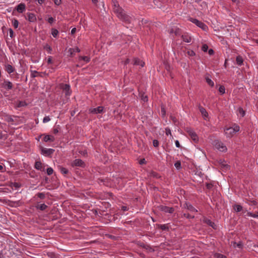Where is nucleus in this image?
I'll use <instances>...</instances> for the list:
<instances>
[{
    "label": "nucleus",
    "instance_id": "obj_6",
    "mask_svg": "<svg viewBox=\"0 0 258 258\" xmlns=\"http://www.w3.org/2000/svg\"><path fill=\"white\" fill-rule=\"evenodd\" d=\"M61 88L64 92L66 96H69L71 94L72 91L71 90L70 85L68 84H62Z\"/></svg>",
    "mask_w": 258,
    "mask_h": 258
},
{
    "label": "nucleus",
    "instance_id": "obj_37",
    "mask_svg": "<svg viewBox=\"0 0 258 258\" xmlns=\"http://www.w3.org/2000/svg\"><path fill=\"white\" fill-rule=\"evenodd\" d=\"M183 216L187 218H194L195 217L194 215H191L190 214H188H188L184 213L183 214Z\"/></svg>",
    "mask_w": 258,
    "mask_h": 258
},
{
    "label": "nucleus",
    "instance_id": "obj_9",
    "mask_svg": "<svg viewBox=\"0 0 258 258\" xmlns=\"http://www.w3.org/2000/svg\"><path fill=\"white\" fill-rule=\"evenodd\" d=\"M2 85L3 88L7 90H10L13 88V84L8 80H5Z\"/></svg>",
    "mask_w": 258,
    "mask_h": 258
},
{
    "label": "nucleus",
    "instance_id": "obj_49",
    "mask_svg": "<svg viewBox=\"0 0 258 258\" xmlns=\"http://www.w3.org/2000/svg\"><path fill=\"white\" fill-rule=\"evenodd\" d=\"M9 32H10V36L11 38H12L13 37L14 32L12 29H10Z\"/></svg>",
    "mask_w": 258,
    "mask_h": 258
},
{
    "label": "nucleus",
    "instance_id": "obj_26",
    "mask_svg": "<svg viewBox=\"0 0 258 258\" xmlns=\"http://www.w3.org/2000/svg\"><path fill=\"white\" fill-rule=\"evenodd\" d=\"M35 167L38 170H42V163L40 161H37L35 164Z\"/></svg>",
    "mask_w": 258,
    "mask_h": 258
},
{
    "label": "nucleus",
    "instance_id": "obj_16",
    "mask_svg": "<svg viewBox=\"0 0 258 258\" xmlns=\"http://www.w3.org/2000/svg\"><path fill=\"white\" fill-rule=\"evenodd\" d=\"M55 138L52 136L45 135L43 138V141L45 142H47L48 141L53 142Z\"/></svg>",
    "mask_w": 258,
    "mask_h": 258
},
{
    "label": "nucleus",
    "instance_id": "obj_23",
    "mask_svg": "<svg viewBox=\"0 0 258 258\" xmlns=\"http://www.w3.org/2000/svg\"><path fill=\"white\" fill-rule=\"evenodd\" d=\"M47 207V206L44 204H41L36 206L37 209H40L41 211L45 210Z\"/></svg>",
    "mask_w": 258,
    "mask_h": 258
},
{
    "label": "nucleus",
    "instance_id": "obj_36",
    "mask_svg": "<svg viewBox=\"0 0 258 258\" xmlns=\"http://www.w3.org/2000/svg\"><path fill=\"white\" fill-rule=\"evenodd\" d=\"M178 29L177 30L176 28H172L171 30H170V33H174L175 35H177L178 34Z\"/></svg>",
    "mask_w": 258,
    "mask_h": 258
},
{
    "label": "nucleus",
    "instance_id": "obj_24",
    "mask_svg": "<svg viewBox=\"0 0 258 258\" xmlns=\"http://www.w3.org/2000/svg\"><path fill=\"white\" fill-rule=\"evenodd\" d=\"M233 209L236 212H239L242 211V207L239 205H235L233 206Z\"/></svg>",
    "mask_w": 258,
    "mask_h": 258
},
{
    "label": "nucleus",
    "instance_id": "obj_35",
    "mask_svg": "<svg viewBox=\"0 0 258 258\" xmlns=\"http://www.w3.org/2000/svg\"><path fill=\"white\" fill-rule=\"evenodd\" d=\"M53 172V170L52 168L49 167L47 169V174L48 175H51Z\"/></svg>",
    "mask_w": 258,
    "mask_h": 258
},
{
    "label": "nucleus",
    "instance_id": "obj_48",
    "mask_svg": "<svg viewBox=\"0 0 258 258\" xmlns=\"http://www.w3.org/2000/svg\"><path fill=\"white\" fill-rule=\"evenodd\" d=\"M54 3L55 5L58 6L61 3V0H54Z\"/></svg>",
    "mask_w": 258,
    "mask_h": 258
},
{
    "label": "nucleus",
    "instance_id": "obj_2",
    "mask_svg": "<svg viewBox=\"0 0 258 258\" xmlns=\"http://www.w3.org/2000/svg\"><path fill=\"white\" fill-rule=\"evenodd\" d=\"M240 127L236 124L233 125L232 127H226L224 130V133L227 138L232 137L236 133L238 132Z\"/></svg>",
    "mask_w": 258,
    "mask_h": 258
},
{
    "label": "nucleus",
    "instance_id": "obj_32",
    "mask_svg": "<svg viewBox=\"0 0 258 258\" xmlns=\"http://www.w3.org/2000/svg\"><path fill=\"white\" fill-rule=\"evenodd\" d=\"M165 133L167 136L170 135L171 138L173 139V137L171 135V132L169 128L167 127L165 128Z\"/></svg>",
    "mask_w": 258,
    "mask_h": 258
},
{
    "label": "nucleus",
    "instance_id": "obj_33",
    "mask_svg": "<svg viewBox=\"0 0 258 258\" xmlns=\"http://www.w3.org/2000/svg\"><path fill=\"white\" fill-rule=\"evenodd\" d=\"M247 216L251 217L253 218H257V213L256 214H253L251 212H247Z\"/></svg>",
    "mask_w": 258,
    "mask_h": 258
},
{
    "label": "nucleus",
    "instance_id": "obj_5",
    "mask_svg": "<svg viewBox=\"0 0 258 258\" xmlns=\"http://www.w3.org/2000/svg\"><path fill=\"white\" fill-rule=\"evenodd\" d=\"M104 108L102 106H99L97 108H91L89 110V112L92 114L102 113L103 112Z\"/></svg>",
    "mask_w": 258,
    "mask_h": 258
},
{
    "label": "nucleus",
    "instance_id": "obj_44",
    "mask_svg": "<svg viewBox=\"0 0 258 258\" xmlns=\"http://www.w3.org/2000/svg\"><path fill=\"white\" fill-rule=\"evenodd\" d=\"M54 19L52 17H50L48 19V22L50 24H52L54 22Z\"/></svg>",
    "mask_w": 258,
    "mask_h": 258
},
{
    "label": "nucleus",
    "instance_id": "obj_20",
    "mask_svg": "<svg viewBox=\"0 0 258 258\" xmlns=\"http://www.w3.org/2000/svg\"><path fill=\"white\" fill-rule=\"evenodd\" d=\"M204 222H205V223H207V224H208L209 225L211 226L214 229L216 228V226L215 224V223L214 222H213L212 221H211L210 220L206 219H205Z\"/></svg>",
    "mask_w": 258,
    "mask_h": 258
},
{
    "label": "nucleus",
    "instance_id": "obj_57",
    "mask_svg": "<svg viewBox=\"0 0 258 258\" xmlns=\"http://www.w3.org/2000/svg\"><path fill=\"white\" fill-rule=\"evenodd\" d=\"M37 1L40 4H42L44 2V0H37Z\"/></svg>",
    "mask_w": 258,
    "mask_h": 258
},
{
    "label": "nucleus",
    "instance_id": "obj_4",
    "mask_svg": "<svg viewBox=\"0 0 258 258\" xmlns=\"http://www.w3.org/2000/svg\"><path fill=\"white\" fill-rule=\"evenodd\" d=\"M190 21L192 23L196 24L197 26L201 28L202 30L204 31H207L208 30V27L206 25H205L204 23H203L201 21H199L197 19H194V18H190L189 19Z\"/></svg>",
    "mask_w": 258,
    "mask_h": 258
},
{
    "label": "nucleus",
    "instance_id": "obj_39",
    "mask_svg": "<svg viewBox=\"0 0 258 258\" xmlns=\"http://www.w3.org/2000/svg\"><path fill=\"white\" fill-rule=\"evenodd\" d=\"M60 171L63 174H66L68 173V170L63 167L60 168Z\"/></svg>",
    "mask_w": 258,
    "mask_h": 258
},
{
    "label": "nucleus",
    "instance_id": "obj_17",
    "mask_svg": "<svg viewBox=\"0 0 258 258\" xmlns=\"http://www.w3.org/2000/svg\"><path fill=\"white\" fill-rule=\"evenodd\" d=\"M230 246L233 248L238 247L239 248H241L242 246V244L241 242L236 243L235 241H231V243H230Z\"/></svg>",
    "mask_w": 258,
    "mask_h": 258
},
{
    "label": "nucleus",
    "instance_id": "obj_19",
    "mask_svg": "<svg viewBox=\"0 0 258 258\" xmlns=\"http://www.w3.org/2000/svg\"><path fill=\"white\" fill-rule=\"evenodd\" d=\"M134 64L141 66L142 67H144L145 63L138 58H135L134 60Z\"/></svg>",
    "mask_w": 258,
    "mask_h": 258
},
{
    "label": "nucleus",
    "instance_id": "obj_34",
    "mask_svg": "<svg viewBox=\"0 0 258 258\" xmlns=\"http://www.w3.org/2000/svg\"><path fill=\"white\" fill-rule=\"evenodd\" d=\"M174 166H175V167L177 169H180V168H181V163H180V161H176V162L174 163Z\"/></svg>",
    "mask_w": 258,
    "mask_h": 258
},
{
    "label": "nucleus",
    "instance_id": "obj_14",
    "mask_svg": "<svg viewBox=\"0 0 258 258\" xmlns=\"http://www.w3.org/2000/svg\"><path fill=\"white\" fill-rule=\"evenodd\" d=\"M27 19L31 22H34L36 20L35 15L32 13L27 14Z\"/></svg>",
    "mask_w": 258,
    "mask_h": 258
},
{
    "label": "nucleus",
    "instance_id": "obj_60",
    "mask_svg": "<svg viewBox=\"0 0 258 258\" xmlns=\"http://www.w3.org/2000/svg\"><path fill=\"white\" fill-rule=\"evenodd\" d=\"M122 210H123V211H126V210H127V208H126V207H124V206H123V207H122Z\"/></svg>",
    "mask_w": 258,
    "mask_h": 258
},
{
    "label": "nucleus",
    "instance_id": "obj_51",
    "mask_svg": "<svg viewBox=\"0 0 258 258\" xmlns=\"http://www.w3.org/2000/svg\"><path fill=\"white\" fill-rule=\"evenodd\" d=\"M76 30L77 29L76 28H73L71 30V34H74V33H75V32H76Z\"/></svg>",
    "mask_w": 258,
    "mask_h": 258
},
{
    "label": "nucleus",
    "instance_id": "obj_31",
    "mask_svg": "<svg viewBox=\"0 0 258 258\" xmlns=\"http://www.w3.org/2000/svg\"><path fill=\"white\" fill-rule=\"evenodd\" d=\"M80 60H84V61L88 62L90 61V58L88 56H81L80 57Z\"/></svg>",
    "mask_w": 258,
    "mask_h": 258
},
{
    "label": "nucleus",
    "instance_id": "obj_46",
    "mask_svg": "<svg viewBox=\"0 0 258 258\" xmlns=\"http://www.w3.org/2000/svg\"><path fill=\"white\" fill-rule=\"evenodd\" d=\"M52 62V57L51 56H49L47 59V63L48 64L51 63Z\"/></svg>",
    "mask_w": 258,
    "mask_h": 258
},
{
    "label": "nucleus",
    "instance_id": "obj_53",
    "mask_svg": "<svg viewBox=\"0 0 258 258\" xmlns=\"http://www.w3.org/2000/svg\"><path fill=\"white\" fill-rule=\"evenodd\" d=\"M188 54L190 55H194L195 54V52L193 51H188Z\"/></svg>",
    "mask_w": 258,
    "mask_h": 258
},
{
    "label": "nucleus",
    "instance_id": "obj_21",
    "mask_svg": "<svg viewBox=\"0 0 258 258\" xmlns=\"http://www.w3.org/2000/svg\"><path fill=\"white\" fill-rule=\"evenodd\" d=\"M6 70L8 73L11 74L14 72V70L13 67L11 65L7 64L6 66Z\"/></svg>",
    "mask_w": 258,
    "mask_h": 258
},
{
    "label": "nucleus",
    "instance_id": "obj_59",
    "mask_svg": "<svg viewBox=\"0 0 258 258\" xmlns=\"http://www.w3.org/2000/svg\"><path fill=\"white\" fill-rule=\"evenodd\" d=\"M92 1L94 4H96L98 0H92Z\"/></svg>",
    "mask_w": 258,
    "mask_h": 258
},
{
    "label": "nucleus",
    "instance_id": "obj_42",
    "mask_svg": "<svg viewBox=\"0 0 258 258\" xmlns=\"http://www.w3.org/2000/svg\"><path fill=\"white\" fill-rule=\"evenodd\" d=\"M153 145L155 147H157L159 146V142L157 140H154L153 141Z\"/></svg>",
    "mask_w": 258,
    "mask_h": 258
},
{
    "label": "nucleus",
    "instance_id": "obj_55",
    "mask_svg": "<svg viewBox=\"0 0 258 258\" xmlns=\"http://www.w3.org/2000/svg\"><path fill=\"white\" fill-rule=\"evenodd\" d=\"M58 132V130H57V129L55 128V129H54V130H53V133H54V134H57Z\"/></svg>",
    "mask_w": 258,
    "mask_h": 258
},
{
    "label": "nucleus",
    "instance_id": "obj_15",
    "mask_svg": "<svg viewBox=\"0 0 258 258\" xmlns=\"http://www.w3.org/2000/svg\"><path fill=\"white\" fill-rule=\"evenodd\" d=\"M199 109L204 119H206L208 117V113L206 111V109L202 107H200Z\"/></svg>",
    "mask_w": 258,
    "mask_h": 258
},
{
    "label": "nucleus",
    "instance_id": "obj_50",
    "mask_svg": "<svg viewBox=\"0 0 258 258\" xmlns=\"http://www.w3.org/2000/svg\"><path fill=\"white\" fill-rule=\"evenodd\" d=\"M208 53H209V54L210 55H212V54H214V51H213V49H209V51H208Z\"/></svg>",
    "mask_w": 258,
    "mask_h": 258
},
{
    "label": "nucleus",
    "instance_id": "obj_18",
    "mask_svg": "<svg viewBox=\"0 0 258 258\" xmlns=\"http://www.w3.org/2000/svg\"><path fill=\"white\" fill-rule=\"evenodd\" d=\"M186 208L187 210L191 213H194L197 212V210L191 205L188 204H186Z\"/></svg>",
    "mask_w": 258,
    "mask_h": 258
},
{
    "label": "nucleus",
    "instance_id": "obj_8",
    "mask_svg": "<svg viewBox=\"0 0 258 258\" xmlns=\"http://www.w3.org/2000/svg\"><path fill=\"white\" fill-rule=\"evenodd\" d=\"M219 166L223 171H227L229 169V166L226 164V162L224 160H220L219 162Z\"/></svg>",
    "mask_w": 258,
    "mask_h": 258
},
{
    "label": "nucleus",
    "instance_id": "obj_38",
    "mask_svg": "<svg viewBox=\"0 0 258 258\" xmlns=\"http://www.w3.org/2000/svg\"><path fill=\"white\" fill-rule=\"evenodd\" d=\"M225 87L223 86H221L219 88V91L222 94L225 93Z\"/></svg>",
    "mask_w": 258,
    "mask_h": 258
},
{
    "label": "nucleus",
    "instance_id": "obj_40",
    "mask_svg": "<svg viewBox=\"0 0 258 258\" xmlns=\"http://www.w3.org/2000/svg\"><path fill=\"white\" fill-rule=\"evenodd\" d=\"M208 49V46L207 44H204L203 46H202V50L204 51V52H206Z\"/></svg>",
    "mask_w": 258,
    "mask_h": 258
},
{
    "label": "nucleus",
    "instance_id": "obj_62",
    "mask_svg": "<svg viewBox=\"0 0 258 258\" xmlns=\"http://www.w3.org/2000/svg\"><path fill=\"white\" fill-rule=\"evenodd\" d=\"M252 204H253V205H256V202H255V201H252Z\"/></svg>",
    "mask_w": 258,
    "mask_h": 258
},
{
    "label": "nucleus",
    "instance_id": "obj_63",
    "mask_svg": "<svg viewBox=\"0 0 258 258\" xmlns=\"http://www.w3.org/2000/svg\"><path fill=\"white\" fill-rule=\"evenodd\" d=\"M48 50H49V51L51 50V48L50 46L48 47Z\"/></svg>",
    "mask_w": 258,
    "mask_h": 258
},
{
    "label": "nucleus",
    "instance_id": "obj_12",
    "mask_svg": "<svg viewBox=\"0 0 258 258\" xmlns=\"http://www.w3.org/2000/svg\"><path fill=\"white\" fill-rule=\"evenodd\" d=\"M160 209L166 213H172L174 211V209L172 208L168 207L166 206H161Z\"/></svg>",
    "mask_w": 258,
    "mask_h": 258
},
{
    "label": "nucleus",
    "instance_id": "obj_30",
    "mask_svg": "<svg viewBox=\"0 0 258 258\" xmlns=\"http://www.w3.org/2000/svg\"><path fill=\"white\" fill-rule=\"evenodd\" d=\"M58 33V31L55 29H52L51 34L54 37H56Z\"/></svg>",
    "mask_w": 258,
    "mask_h": 258
},
{
    "label": "nucleus",
    "instance_id": "obj_43",
    "mask_svg": "<svg viewBox=\"0 0 258 258\" xmlns=\"http://www.w3.org/2000/svg\"><path fill=\"white\" fill-rule=\"evenodd\" d=\"M142 100L144 102H146L148 101V97L146 95H142L141 96Z\"/></svg>",
    "mask_w": 258,
    "mask_h": 258
},
{
    "label": "nucleus",
    "instance_id": "obj_1",
    "mask_svg": "<svg viewBox=\"0 0 258 258\" xmlns=\"http://www.w3.org/2000/svg\"><path fill=\"white\" fill-rule=\"evenodd\" d=\"M112 3L114 12L116 14L118 18L124 22H131V18L125 13L122 8L119 7L117 2H115V0H112Z\"/></svg>",
    "mask_w": 258,
    "mask_h": 258
},
{
    "label": "nucleus",
    "instance_id": "obj_13",
    "mask_svg": "<svg viewBox=\"0 0 258 258\" xmlns=\"http://www.w3.org/2000/svg\"><path fill=\"white\" fill-rule=\"evenodd\" d=\"M17 10L19 13H22L25 10V5L23 3H21L18 5Z\"/></svg>",
    "mask_w": 258,
    "mask_h": 258
},
{
    "label": "nucleus",
    "instance_id": "obj_54",
    "mask_svg": "<svg viewBox=\"0 0 258 258\" xmlns=\"http://www.w3.org/2000/svg\"><path fill=\"white\" fill-rule=\"evenodd\" d=\"M145 162V160L144 159L141 160L140 162L141 164H144Z\"/></svg>",
    "mask_w": 258,
    "mask_h": 258
},
{
    "label": "nucleus",
    "instance_id": "obj_27",
    "mask_svg": "<svg viewBox=\"0 0 258 258\" xmlns=\"http://www.w3.org/2000/svg\"><path fill=\"white\" fill-rule=\"evenodd\" d=\"M183 40L186 42H190L191 41V37L187 35H182Z\"/></svg>",
    "mask_w": 258,
    "mask_h": 258
},
{
    "label": "nucleus",
    "instance_id": "obj_47",
    "mask_svg": "<svg viewBox=\"0 0 258 258\" xmlns=\"http://www.w3.org/2000/svg\"><path fill=\"white\" fill-rule=\"evenodd\" d=\"M175 146L176 147L179 148L180 147L179 142L178 140H176L175 141Z\"/></svg>",
    "mask_w": 258,
    "mask_h": 258
},
{
    "label": "nucleus",
    "instance_id": "obj_25",
    "mask_svg": "<svg viewBox=\"0 0 258 258\" xmlns=\"http://www.w3.org/2000/svg\"><path fill=\"white\" fill-rule=\"evenodd\" d=\"M236 63L238 66H241L243 63V58L240 56H238L236 59Z\"/></svg>",
    "mask_w": 258,
    "mask_h": 258
},
{
    "label": "nucleus",
    "instance_id": "obj_52",
    "mask_svg": "<svg viewBox=\"0 0 258 258\" xmlns=\"http://www.w3.org/2000/svg\"><path fill=\"white\" fill-rule=\"evenodd\" d=\"M74 51V49H73V48H70V49H69V52L70 53V54H71V55H72V54H73V53Z\"/></svg>",
    "mask_w": 258,
    "mask_h": 258
},
{
    "label": "nucleus",
    "instance_id": "obj_45",
    "mask_svg": "<svg viewBox=\"0 0 258 258\" xmlns=\"http://www.w3.org/2000/svg\"><path fill=\"white\" fill-rule=\"evenodd\" d=\"M38 196L40 199H43L44 198V197H45L44 194H43V193H41H41H39L38 194Z\"/></svg>",
    "mask_w": 258,
    "mask_h": 258
},
{
    "label": "nucleus",
    "instance_id": "obj_56",
    "mask_svg": "<svg viewBox=\"0 0 258 258\" xmlns=\"http://www.w3.org/2000/svg\"><path fill=\"white\" fill-rule=\"evenodd\" d=\"M74 49V51L76 50L77 52H79L80 51V49L78 47L75 48Z\"/></svg>",
    "mask_w": 258,
    "mask_h": 258
},
{
    "label": "nucleus",
    "instance_id": "obj_22",
    "mask_svg": "<svg viewBox=\"0 0 258 258\" xmlns=\"http://www.w3.org/2000/svg\"><path fill=\"white\" fill-rule=\"evenodd\" d=\"M237 115L241 117H243L245 115V111L242 108H238L237 110Z\"/></svg>",
    "mask_w": 258,
    "mask_h": 258
},
{
    "label": "nucleus",
    "instance_id": "obj_3",
    "mask_svg": "<svg viewBox=\"0 0 258 258\" xmlns=\"http://www.w3.org/2000/svg\"><path fill=\"white\" fill-rule=\"evenodd\" d=\"M215 148L220 152H226L227 150L226 146L221 141L216 140L213 143Z\"/></svg>",
    "mask_w": 258,
    "mask_h": 258
},
{
    "label": "nucleus",
    "instance_id": "obj_29",
    "mask_svg": "<svg viewBox=\"0 0 258 258\" xmlns=\"http://www.w3.org/2000/svg\"><path fill=\"white\" fill-rule=\"evenodd\" d=\"M12 24L15 28H17L18 27L19 23L17 20L14 19L12 20Z\"/></svg>",
    "mask_w": 258,
    "mask_h": 258
},
{
    "label": "nucleus",
    "instance_id": "obj_64",
    "mask_svg": "<svg viewBox=\"0 0 258 258\" xmlns=\"http://www.w3.org/2000/svg\"><path fill=\"white\" fill-rule=\"evenodd\" d=\"M128 59H127L126 60V63H128Z\"/></svg>",
    "mask_w": 258,
    "mask_h": 258
},
{
    "label": "nucleus",
    "instance_id": "obj_10",
    "mask_svg": "<svg viewBox=\"0 0 258 258\" xmlns=\"http://www.w3.org/2000/svg\"><path fill=\"white\" fill-rule=\"evenodd\" d=\"M41 154L45 155L46 156H48L52 154L54 152V150L52 149H47L42 148L41 150Z\"/></svg>",
    "mask_w": 258,
    "mask_h": 258
},
{
    "label": "nucleus",
    "instance_id": "obj_58",
    "mask_svg": "<svg viewBox=\"0 0 258 258\" xmlns=\"http://www.w3.org/2000/svg\"><path fill=\"white\" fill-rule=\"evenodd\" d=\"M161 112L162 113L163 115H165V110H164L163 108H162L161 109Z\"/></svg>",
    "mask_w": 258,
    "mask_h": 258
},
{
    "label": "nucleus",
    "instance_id": "obj_61",
    "mask_svg": "<svg viewBox=\"0 0 258 258\" xmlns=\"http://www.w3.org/2000/svg\"><path fill=\"white\" fill-rule=\"evenodd\" d=\"M4 167L2 165H0V170L3 171Z\"/></svg>",
    "mask_w": 258,
    "mask_h": 258
},
{
    "label": "nucleus",
    "instance_id": "obj_11",
    "mask_svg": "<svg viewBox=\"0 0 258 258\" xmlns=\"http://www.w3.org/2000/svg\"><path fill=\"white\" fill-rule=\"evenodd\" d=\"M84 162L79 159H77L75 160L72 163L73 166H80V167H83L84 166Z\"/></svg>",
    "mask_w": 258,
    "mask_h": 258
},
{
    "label": "nucleus",
    "instance_id": "obj_7",
    "mask_svg": "<svg viewBox=\"0 0 258 258\" xmlns=\"http://www.w3.org/2000/svg\"><path fill=\"white\" fill-rule=\"evenodd\" d=\"M187 132L193 141H194L195 142L198 141V136L192 130L188 128L187 130Z\"/></svg>",
    "mask_w": 258,
    "mask_h": 258
},
{
    "label": "nucleus",
    "instance_id": "obj_28",
    "mask_svg": "<svg viewBox=\"0 0 258 258\" xmlns=\"http://www.w3.org/2000/svg\"><path fill=\"white\" fill-rule=\"evenodd\" d=\"M206 82L208 83V84L209 86H210L211 87H213L214 86V82L211 79H210L208 77H207L206 78Z\"/></svg>",
    "mask_w": 258,
    "mask_h": 258
},
{
    "label": "nucleus",
    "instance_id": "obj_41",
    "mask_svg": "<svg viewBox=\"0 0 258 258\" xmlns=\"http://www.w3.org/2000/svg\"><path fill=\"white\" fill-rule=\"evenodd\" d=\"M50 118L49 116H45L43 118V122L46 123V122H48L49 121H50Z\"/></svg>",
    "mask_w": 258,
    "mask_h": 258
}]
</instances>
